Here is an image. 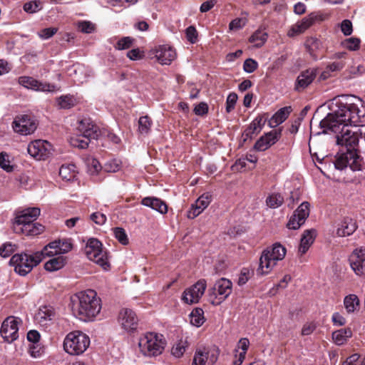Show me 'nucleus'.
<instances>
[{"mask_svg":"<svg viewBox=\"0 0 365 365\" xmlns=\"http://www.w3.org/2000/svg\"><path fill=\"white\" fill-rule=\"evenodd\" d=\"M237 101V95L235 93H230L226 100V111L230 113L234 110Z\"/></svg>","mask_w":365,"mask_h":365,"instance_id":"obj_56","label":"nucleus"},{"mask_svg":"<svg viewBox=\"0 0 365 365\" xmlns=\"http://www.w3.org/2000/svg\"><path fill=\"white\" fill-rule=\"evenodd\" d=\"M359 359V355L356 354H353L347 358L342 365H363L362 361Z\"/></svg>","mask_w":365,"mask_h":365,"instance_id":"obj_64","label":"nucleus"},{"mask_svg":"<svg viewBox=\"0 0 365 365\" xmlns=\"http://www.w3.org/2000/svg\"><path fill=\"white\" fill-rule=\"evenodd\" d=\"M90 219L98 225H104L107 220L106 215L101 213L99 212L92 213L90 215Z\"/></svg>","mask_w":365,"mask_h":365,"instance_id":"obj_58","label":"nucleus"},{"mask_svg":"<svg viewBox=\"0 0 365 365\" xmlns=\"http://www.w3.org/2000/svg\"><path fill=\"white\" fill-rule=\"evenodd\" d=\"M286 253V248L279 242H276L272 247H267L262 252L259 258L257 274L264 275L270 273L277 262L285 257Z\"/></svg>","mask_w":365,"mask_h":365,"instance_id":"obj_3","label":"nucleus"},{"mask_svg":"<svg viewBox=\"0 0 365 365\" xmlns=\"http://www.w3.org/2000/svg\"><path fill=\"white\" fill-rule=\"evenodd\" d=\"M77 173L76 168L73 164L63 165L59 169V175L66 181L73 180Z\"/></svg>","mask_w":365,"mask_h":365,"instance_id":"obj_36","label":"nucleus"},{"mask_svg":"<svg viewBox=\"0 0 365 365\" xmlns=\"http://www.w3.org/2000/svg\"><path fill=\"white\" fill-rule=\"evenodd\" d=\"M361 41L359 38L356 37H351L345 39L342 41V46L350 50V51H356L359 48Z\"/></svg>","mask_w":365,"mask_h":365,"instance_id":"obj_45","label":"nucleus"},{"mask_svg":"<svg viewBox=\"0 0 365 365\" xmlns=\"http://www.w3.org/2000/svg\"><path fill=\"white\" fill-rule=\"evenodd\" d=\"M19 83L22 86L38 92H54L57 90L56 86L46 82L38 81L32 77L21 76Z\"/></svg>","mask_w":365,"mask_h":365,"instance_id":"obj_16","label":"nucleus"},{"mask_svg":"<svg viewBox=\"0 0 365 365\" xmlns=\"http://www.w3.org/2000/svg\"><path fill=\"white\" fill-rule=\"evenodd\" d=\"M21 320L14 316H9L2 322L0 334L4 341L11 343L19 338V325Z\"/></svg>","mask_w":365,"mask_h":365,"instance_id":"obj_9","label":"nucleus"},{"mask_svg":"<svg viewBox=\"0 0 365 365\" xmlns=\"http://www.w3.org/2000/svg\"><path fill=\"white\" fill-rule=\"evenodd\" d=\"M42 8L41 2L39 0L31 1L24 5V10L26 13L34 14L40 11Z\"/></svg>","mask_w":365,"mask_h":365,"instance_id":"obj_46","label":"nucleus"},{"mask_svg":"<svg viewBox=\"0 0 365 365\" xmlns=\"http://www.w3.org/2000/svg\"><path fill=\"white\" fill-rule=\"evenodd\" d=\"M113 234L115 237L118 240V242L123 245H126L128 244V238L125 230L122 227H115L113 229Z\"/></svg>","mask_w":365,"mask_h":365,"instance_id":"obj_48","label":"nucleus"},{"mask_svg":"<svg viewBox=\"0 0 365 365\" xmlns=\"http://www.w3.org/2000/svg\"><path fill=\"white\" fill-rule=\"evenodd\" d=\"M320 42L314 38H310L307 40L305 46L312 56H314V51L319 46Z\"/></svg>","mask_w":365,"mask_h":365,"instance_id":"obj_57","label":"nucleus"},{"mask_svg":"<svg viewBox=\"0 0 365 365\" xmlns=\"http://www.w3.org/2000/svg\"><path fill=\"white\" fill-rule=\"evenodd\" d=\"M218 354L217 352H205L202 350H197L195 353L192 365H205L206 362L213 365L217 360Z\"/></svg>","mask_w":365,"mask_h":365,"instance_id":"obj_26","label":"nucleus"},{"mask_svg":"<svg viewBox=\"0 0 365 365\" xmlns=\"http://www.w3.org/2000/svg\"><path fill=\"white\" fill-rule=\"evenodd\" d=\"M310 205L308 202H303L294 211V214L290 217L287 227L289 230H297L304 222L306 219L309 217L310 210Z\"/></svg>","mask_w":365,"mask_h":365,"instance_id":"obj_14","label":"nucleus"},{"mask_svg":"<svg viewBox=\"0 0 365 365\" xmlns=\"http://www.w3.org/2000/svg\"><path fill=\"white\" fill-rule=\"evenodd\" d=\"M345 102H338V109L329 113L320 122L323 133H336V144L341 147L334 163L342 170L349 167L353 171L365 170V164L356 152L359 138L365 140V125H359L365 117L363 101L355 96H347Z\"/></svg>","mask_w":365,"mask_h":365,"instance_id":"obj_1","label":"nucleus"},{"mask_svg":"<svg viewBox=\"0 0 365 365\" xmlns=\"http://www.w3.org/2000/svg\"><path fill=\"white\" fill-rule=\"evenodd\" d=\"M267 37L268 35L266 32L258 29L250 37L249 41L254 43L255 47L260 48L264 44Z\"/></svg>","mask_w":365,"mask_h":365,"instance_id":"obj_39","label":"nucleus"},{"mask_svg":"<svg viewBox=\"0 0 365 365\" xmlns=\"http://www.w3.org/2000/svg\"><path fill=\"white\" fill-rule=\"evenodd\" d=\"M343 304L346 313L349 314L354 313L360 308V300L354 294L346 295L344 298Z\"/></svg>","mask_w":365,"mask_h":365,"instance_id":"obj_32","label":"nucleus"},{"mask_svg":"<svg viewBox=\"0 0 365 365\" xmlns=\"http://www.w3.org/2000/svg\"><path fill=\"white\" fill-rule=\"evenodd\" d=\"M323 20L320 16L315 14H310L308 16L304 18L301 21L293 25L288 31L289 36H294L305 31L309 28L317 19Z\"/></svg>","mask_w":365,"mask_h":365,"instance_id":"obj_24","label":"nucleus"},{"mask_svg":"<svg viewBox=\"0 0 365 365\" xmlns=\"http://www.w3.org/2000/svg\"><path fill=\"white\" fill-rule=\"evenodd\" d=\"M185 34H186L187 39L190 42L193 43L196 41L197 34L196 29L194 26H190L187 27L185 30Z\"/></svg>","mask_w":365,"mask_h":365,"instance_id":"obj_63","label":"nucleus"},{"mask_svg":"<svg viewBox=\"0 0 365 365\" xmlns=\"http://www.w3.org/2000/svg\"><path fill=\"white\" fill-rule=\"evenodd\" d=\"M141 204L144 206L149 207L161 214H165L168 212L167 205L162 200L154 197H144Z\"/></svg>","mask_w":365,"mask_h":365,"instance_id":"obj_29","label":"nucleus"},{"mask_svg":"<svg viewBox=\"0 0 365 365\" xmlns=\"http://www.w3.org/2000/svg\"><path fill=\"white\" fill-rule=\"evenodd\" d=\"M281 136V130H272L261 136L254 145V149L257 151H264L275 144Z\"/></svg>","mask_w":365,"mask_h":365,"instance_id":"obj_18","label":"nucleus"},{"mask_svg":"<svg viewBox=\"0 0 365 365\" xmlns=\"http://www.w3.org/2000/svg\"><path fill=\"white\" fill-rule=\"evenodd\" d=\"M264 124V120L262 116L256 117L248 128L245 130L244 135L246 138H251L253 135L257 134L261 131Z\"/></svg>","mask_w":365,"mask_h":365,"instance_id":"obj_35","label":"nucleus"},{"mask_svg":"<svg viewBox=\"0 0 365 365\" xmlns=\"http://www.w3.org/2000/svg\"><path fill=\"white\" fill-rule=\"evenodd\" d=\"M85 163L87 167L88 173L91 175H96L101 170H103V167L98 160L93 157H87L85 160Z\"/></svg>","mask_w":365,"mask_h":365,"instance_id":"obj_40","label":"nucleus"},{"mask_svg":"<svg viewBox=\"0 0 365 365\" xmlns=\"http://www.w3.org/2000/svg\"><path fill=\"white\" fill-rule=\"evenodd\" d=\"M120 168V163L116 159L108 160L103 165V170L107 173H115Z\"/></svg>","mask_w":365,"mask_h":365,"instance_id":"obj_47","label":"nucleus"},{"mask_svg":"<svg viewBox=\"0 0 365 365\" xmlns=\"http://www.w3.org/2000/svg\"><path fill=\"white\" fill-rule=\"evenodd\" d=\"M186 349V342L180 341V342L175 344L172 348V354L177 357H181L185 351Z\"/></svg>","mask_w":365,"mask_h":365,"instance_id":"obj_53","label":"nucleus"},{"mask_svg":"<svg viewBox=\"0 0 365 365\" xmlns=\"http://www.w3.org/2000/svg\"><path fill=\"white\" fill-rule=\"evenodd\" d=\"M316 232L314 230H307L304 232L298 247V252L301 255H304L307 252L310 246L313 244Z\"/></svg>","mask_w":365,"mask_h":365,"instance_id":"obj_31","label":"nucleus"},{"mask_svg":"<svg viewBox=\"0 0 365 365\" xmlns=\"http://www.w3.org/2000/svg\"><path fill=\"white\" fill-rule=\"evenodd\" d=\"M138 130L141 134H148L150 130L152 121L147 115L142 116L138 120Z\"/></svg>","mask_w":365,"mask_h":365,"instance_id":"obj_44","label":"nucleus"},{"mask_svg":"<svg viewBox=\"0 0 365 365\" xmlns=\"http://www.w3.org/2000/svg\"><path fill=\"white\" fill-rule=\"evenodd\" d=\"M41 210L38 207H29L21 211L19 215L16 217L13 225H19L21 227L26 224L34 222L39 216Z\"/></svg>","mask_w":365,"mask_h":365,"instance_id":"obj_23","label":"nucleus"},{"mask_svg":"<svg viewBox=\"0 0 365 365\" xmlns=\"http://www.w3.org/2000/svg\"><path fill=\"white\" fill-rule=\"evenodd\" d=\"M65 265V258L58 255L46 262L44 264L46 270L49 272H54L61 269Z\"/></svg>","mask_w":365,"mask_h":365,"instance_id":"obj_37","label":"nucleus"},{"mask_svg":"<svg viewBox=\"0 0 365 365\" xmlns=\"http://www.w3.org/2000/svg\"><path fill=\"white\" fill-rule=\"evenodd\" d=\"M93 138H87L84 135H77L76 136L71 137L70 143L72 146L78 148L80 149H86L88 147L91 140Z\"/></svg>","mask_w":365,"mask_h":365,"instance_id":"obj_41","label":"nucleus"},{"mask_svg":"<svg viewBox=\"0 0 365 365\" xmlns=\"http://www.w3.org/2000/svg\"><path fill=\"white\" fill-rule=\"evenodd\" d=\"M78 130L87 138L98 139L101 135L98 127L89 118H84L78 121Z\"/></svg>","mask_w":365,"mask_h":365,"instance_id":"obj_20","label":"nucleus"},{"mask_svg":"<svg viewBox=\"0 0 365 365\" xmlns=\"http://www.w3.org/2000/svg\"><path fill=\"white\" fill-rule=\"evenodd\" d=\"M14 131L19 135H27L36 129L35 120L27 115L16 116L12 122Z\"/></svg>","mask_w":365,"mask_h":365,"instance_id":"obj_11","label":"nucleus"},{"mask_svg":"<svg viewBox=\"0 0 365 365\" xmlns=\"http://www.w3.org/2000/svg\"><path fill=\"white\" fill-rule=\"evenodd\" d=\"M43 257L42 251L31 255L21 253L13 255L9 263L17 274L26 276L43 260Z\"/></svg>","mask_w":365,"mask_h":365,"instance_id":"obj_5","label":"nucleus"},{"mask_svg":"<svg viewBox=\"0 0 365 365\" xmlns=\"http://www.w3.org/2000/svg\"><path fill=\"white\" fill-rule=\"evenodd\" d=\"M29 154L36 160H45L52 153V145L46 140H35L28 145Z\"/></svg>","mask_w":365,"mask_h":365,"instance_id":"obj_10","label":"nucleus"},{"mask_svg":"<svg viewBox=\"0 0 365 365\" xmlns=\"http://www.w3.org/2000/svg\"><path fill=\"white\" fill-rule=\"evenodd\" d=\"M58 29L57 28L51 27V28H46L38 32V36L41 39H48L51 37H52L56 32Z\"/></svg>","mask_w":365,"mask_h":365,"instance_id":"obj_59","label":"nucleus"},{"mask_svg":"<svg viewBox=\"0 0 365 365\" xmlns=\"http://www.w3.org/2000/svg\"><path fill=\"white\" fill-rule=\"evenodd\" d=\"M190 324L196 327H201L205 321L204 312L201 308L194 309L189 315Z\"/></svg>","mask_w":365,"mask_h":365,"instance_id":"obj_38","label":"nucleus"},{"mask_svg":"<svg viewBox=\"0 0 365 365\" xmlns=\"http://www.w3.org/2000/svg\"><path fill=\"white\" fill-rule=\"evenodd\" d=\"M118 321L121 327L127 331L135 330L138 324L135 313L129 309H123L120 312Z\"/></svg>","mask_w":365,"mask_h":365,"instance_id":"obj_17","label":"nucleus"},{"mask_svg":"<svg viewBox=\"0 0 365 365\" xmlns=\"http://www.w3.org/2000/svg\"><path fill=\"white\" fill-rule=\"evenodd\" d=\"M232 291V282L226 278H221L208 290L209 301L213 305H220L230 295Z\"/></svg>","mask_w":365,"mask_h":365,"instance_id":"obj_8","label":"nucleus"},{"mask_svg":"<svg viewBox=\"0 0 365 365\" xmlns=\"http://www.w3.org/2000/svg\"><path fill=\"white\" fill-rule=\"evenodd\" d=\"M207 287L205 279H200L195 284L186 289L182 294V300L187 304L199 302Z\"/></svg>","mask_w":365,"mask_h":365,"instance_id":"obj_12","label":"nucleus"},{"mask_svg":"<svg viewBox=\"0 0 365 365\" xmlns=\"http://www.w3.org/2000/svg\"><path fill=\"white\" fill-rule=\"evenodd\" d=\"M134 41V39L130 36H126L118 41L115 48L118 50H124L129 48Z\"/></svg>","mask_w":365,"mask_h":365,"instance_id":"obj_49","label":"nucleus"},{"mask_svg":"<svg viewBox=\"0 0 365 365\" xmlns=\"http://www.w3.org/2000/svg\"><path fill=\"white\" fill-rule=\"evenodd\" d=\"M347 53L337 52L335 53L331 57V62L327 64V67L331 72H338L341 71L346 66V60Z\"/></svg>","mask_w":365,"mask_h":365,"instance_id":"obj_28","label":"nucleus"},{"mask_svg":"<svg viewBox=\"0 0 365 365\" xmlns=\"http://www.w3.org/2000/svg\"><path fill=\"white\" fill-rule=\"evenodd\" d=\"M84 252L88 259L107 270L109 267L106 251L103 250L102 243L96 238L88 240L84 247Z\"/></svg>","mask_w":365,"mask_h":365,"instance_id":"obj_7","label":"nucleus"},{"mask_svg":"<svg viewBox=\"0 0 365 365\" xmlns=\"http://www.w3.org/2000/svg\"><path fill=\"white\" fill-rule=\"evenodd\" d=\"M341 31L345 36H350L353 32L352 23L350 20L342 21L340 25Z\"/></svg>","mask_w":365,"mask_h":365,"instance_id":"obj_61","label":"nucleus"},{"mask_svg":"<svg viewBox=\"0 0 365 365\" xmlns=\"http://www.w3.org/2000/svg\"><path fill=\"white\" fill-rule=\"evenodd\" d=\"M331 322L334 326L338 327H342L346 323V319L339 312L332 314Z\"/></svg>","mask_w":365,"mask_h":365,"instance_id":"obj_62","label":"nucleus"},{"mask_svg":"<svg viewBox=\"0 0 365 365\" xmlns=\"http://www.w3.org/2000/svg\"><path fill=\"white\" fill-rule=\"evenodd\" d=\"M29 352L31 357L37 359L44 354V349L39 344H33L29 346Z\"/></svg>","mask_w":365,"mask_h":365,"instance_id":"obj_51","label":"nucleus"},{"mask_svg":"<svg viewBox=\"0 0 365 365\" xmlns=\"http://www.w3.org/2000/svg\"><path fill=\"white\" fill-rule=\"evenodd\" d=\"M0 168L6 172L13 170V166L11 165L9 157L6 153H0Z\"/></svg>","mask_w":365,"mask_h":365,"instance_id":"obj_52","label":"nucleus"},{"mask_svg":"<svg viewBox=\"0 0 365 365\" xmlns=\"http://www.w3.org/2000/svg\"><path fill=\"white\" fill-rule=\"evenodd\" d=\"M250 346V341L247 338H242L240 339L237 348L235 349L236 353L239 351V349H241L240 354H243V355H246L247 351Z\"/></svg>","mask_w":365,"mask_h":365,"instance_id":"obj_60","label":"nucleus"},{"mask_svg":"<svg viewBox=\"0 0 365 365\" xmlns=\"http://www.w3.org/2000/svg\"><path fill=\"white\" fill-rule=\"evenodd\" d=\"M54 316V312L52 307L44 306L39 309L35 316L36 321L42 324L46 325L48 321H51Z\"/></svg>","mask_w":365,"mask_h":365,"instance_id":"obj_34","label":"nucleus"},{"mask_svg":"<svg viewBox=\"0 0 365 365\" xmlns=\"http://www.w3.org/2000/svg\"><path fill=\"white\" fill-rule=\"evenodd\" d=\"M284 202V197L279 193H272L266 199V205L272 209L280 207Z\"/></svg>","mask_w":365,"mask_h":365,"instance_id":"obj_43","label":"nucleus"},{"mask_svg":"<svg viewBox=\"0 0 365 365\" xmlns=\"http://www.w3.org/2000/svg\"><path fill=\"white\" fill-rule=\"evenodd\" d=\"M16 249V246L10 242L4 243L0 247V255L2 257H9Z\"/></svg>","mask_w":365,"mask_h":365,"instance_id":"obj_54","label":"nucleus"},{"mask_svg":"<svg viewBox=\"0 0 365 365\" xmlns=\"http://www.w3.org/2000/svg\"><path fill=\"white\" fill-rule=\"evenodd\" d=\"M258 67V63L252 59L247 58L243 63V70L247 73H253Z\"/></svg>","mask_w":365,"mask_h":365,"instance_id":"obj_55","label":"nucleus"},{"mask_svg":"<svg viewBox=\"0 0 365 365\" xmlns=\"http://www.w3.org/2000/svg\"><path fill=\"white\" fill-rule=\"evenodd\" d=\"M73 248V244L70 239L55 240L44 247L42 250L44 256L61 255L70 252Z\"/></svg>","mask_w":365,"mask_h":365,"instance_id":"obj_15","label":"nucleus"},{"mask_svg":"<svg viewBox=\"0 0 365 365\" xmlns=\"http://www.w3.org/2000/svg\"><path fill=\"white\" fill-rule=\"evenodd\" d=\"M252 274L253 272L248 268L242 269L237 281L238 285L242 286L245 284L252 276Z\"/></svg>","mask_w":365,"mask_h":365,"instance_id":"obj_50","label":"nucleus"},{"mask_svg":"<svg viewBox=\"0 0 365 365\" xmlns=\"http://www.w3.org/2000/svg\"><path fill=\"white\" fill-rule=\"evenodd\" d=\"M57 103L60 108L69 109L77 103V100L73 96L65 95L58 98Z\"/></svg>","mask_w":365,"mask_h":365,"instance_id":"obj_42","label":"nucleus"},{"mask_svg":"<svg viewBox=\"0 0 365 365\" xmlns=\"http://www.w3.org/2000/svg\"><path fill=\"white\" fill-rule=\"evenodd\" d=\"M69 306L73 315L84 322L93 321L102 308L101 300L93 289L78 292L71 296Z\"/></svg>","mask_w":365,"mask_h":365,"instance_id":"obj_2","label":"nucleus"},{"mask_svg":"<svg viewBox=\"0 0 365 365\" xmlns=\"http://www.w3.org/2000/svg\"><path fill=\"white\" fill-rule=\"evenodd\" d=\"M356 228V222L353 219L345 217L337 225L336 235L339 237L350 236Z\"/></svg>","mask_w":365,"mask_h":365,"instance_id":"obj_25","label":"nucleus"},{"mask_svg":"<svg viewBox=\"0 0 365 365\" xmlns=\"http://www.w3.org/2000/svg\"><path fill=\"white\" fill-rule=\"evenodd\" d=\"M317 73V68H309L301 72L295 82V90L299 92L304 91L313 82Z\"/></svg>","mask_w":365,"mask_h":365,"instance_id":"obj_21","label":"nucleus"},{"mask_svg":"<svg viewBox=\"0 0 365 365\" xmlns=\"http://www.w3.org/2000/svg\"><path fill=\"white\" fill-rule=\"evenodd\" d=\"M351 336V329L346 327L334 331L332 333V340L335 344L341 346L344 344Z\"/></svg>","mask_w":365,"mask_h":365,"instance_id":"obj_33","label":"nucleus"},{"mask_svg":"<svg viewBox=\"0 0 365 365\" xmlns=\"http://www.w3.org/2000/svg\"><path fill=\"white\" fill-rule=\"evenodd\" d=\"M13 230L16 233H22L28 236L37 235L43 230V226L34 222L26 224L21 227L19 225H13Z\"/></svg>","mask_w":365,"mask_h":365,"instance_id":"obj_27","label":"nucleus"},{"mask_svg":"<svg viewBox=\"0 0 365 365\" xmlns=\"http://www.w3.org/2000/svg\"><path fill=\"white\" fill-rule=\"evenodd\" d=\"M155 56L163 65H169L176 58L175 51L168 45H160L155 48Z\"/></svg>","mask_w":365,"mask_h":365,"instance_id":"obj_22","label":"nucleus"},{"mask_svg":"<svg viewBox=\"0 0 365 365\" xmlns=\"http://www.w3.org/2000/svg\"><path fill=\"white\" fill-rule=\"evenodd\" d=\"M165 346L163 336L155 332H147L138 340L140 352L145 356H156L162 354Z\"/></svg>","mask_w":365,"mask_h":365,"instance_id":"obj_4","label":"nucleus"},{"mask_svg":"<svg viewBox=\"0 0 365 365\" xmlns=\"http://www.w3.org/2000/svg\"><path fill=\"white\" fill-rule=\"evenodd\" d=\"M351 269L358 276H365V247H356L349 256Z\"/></svg>","mask_w":365,"mask_h":365,"instance_id":"obj_13","label":"nucleus"},{"mask_svg":"<svg viewBox=\"0 0 365 365\" xmlns=\"http://www.w3.org/2000/svg\"><path fill=\"white\" fill-rule=\"evenodd\" d=\"M90 345V338L80 331L68 333L63 340V349L70 355L82 354Z\"/></svg>","mask_w":365,"mask_h":365,"instance_id":"obj_6","label":"nucleus"},{"mask_svg":"<svg viewBox=\"0 0 365 365\" xmlns=\"http://www.w3.org/2000/svg\"><path fill=\"white\" fill-rule=\"evenodd\" d=\"M292 112L291 106H285L277 110L269 120V125L275 128L284 122Z\"/></svg>","mask_w":365,"mask_h":365,"instance_id":"obj_30","label":"nucleus"},{"mask_svg":"<svg viewBox=\"0 0 365 365\" xmlns=\"http://www.w3.org/2000/svg\"><path fill=\"white\" fill-rule=\"evenodd\" d=\"M211 201L212 195L210 193L205 192L200 195L188 210V218L194 219L197 217L205 208L208 207Z\"/></svg>","mask_w":365,"mask_h":365,"instance_id":"obj_19","label":"nucleus"}]
</instances>
